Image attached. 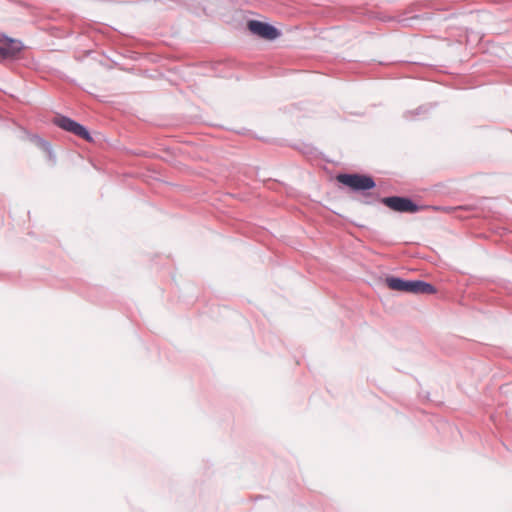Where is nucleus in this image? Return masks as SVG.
I'll return each mask as SVG.
<instances>
[{
  "mask_svg": "<svg viewBox=\"0 0 512 512\" xmlns=\"http://www.w3.org/2000/svg\"><path fill=\"white\" fill-rule=\"evenodd\" d=\"M54 123L57 126H59L60 128L66 130L68 132H71L74 135H76L82 139L91 141V136H90L89 132L86 130V128L68 117H65V116L56 117L54 120Z\"/></svg>",
  "mask_w": 512,
  "mask_h": 512,
  "instance_id": "obj_3",
  "label": "nucleus"
},
{
  "mask_svg": "<svg viewBox=\"0 0 512 512\" xmlns=\"http://www.w3.org/2000/svg\"><path fill=\"white\" fill-rule=\"evenodd\" d=\"M409 292L415 294H434L436 289L433 285L424 281H409Z\"/></svg>",
  "mask_w": 512,
  "mask_h": 512,
  "instance_id": "obj_6",
  "label": "nucleus"
},
{
  "mask_svg": "<svg viewBox=\"0 0 512 512\" xmlns=\"http://www.w3.org/2000/svg\"><path fill=\"white\" fill-rule=\"evenodd\" d=\"M22 50L20 41L8 37L0 38V59L15 58Z\"/></svg>",
  "mask_w": 512,
  "mask_h": 512,
  "instance_id": "obj_5",
  "label": "nucleus"
},
{
  "mask_svg": "<svg viewBox=\"0 0 512 512\" xmlns=\"http://www.w3.org/2000/svg\"><path fill=\"white\" fill-rule=\"evenodd\" d=\"M382 203L388 208L398 212H416L418 210L416 204L410 199L403 197H385L382 199Z\"/></svg>",
  "mask_w": 512,
  "mask_h": 512,
  "instance_id": "obj_4",
  "label": "nucleus"
},
{
  "mask_svg": "<svg viewBox=\"0 0 512 512\" xmlns=\"http://www.w3.org/2000/svg\"><path fill=\"white\" fill-rule=\"evenodd\" d=\"M247 27L252 34L265 40H274L280 34L272 25L257 20L248 21Z\"/></svg>",
  "mask_w": 512,
  "mask_h": 512,
  "instance_id": "obj_2",
  "label": "nucleus"
},
{
  "mask_svg": "<svg viewBox=\"0 0 512 512\" xmlns=\"http://www.w3.org/2000/svg\"><path fill=\"white\" fill-rule=\"evenodd\" d=\"M341 184L348 186L355 191L370 190L375 187L374 180L366 175L360 174H339L336 177Z\"/></svg>",
  "mask_w": 512,
  "mask_h": 512,
  "instance_id": "obj_1",
  "label": "nucleus"
},
{
  "mask_svg": "<svg viewBox=\"0 0 512 512\" xmlns=\"http://www.w3.org/2000/svg\"><path fill=\"white\" fill-rule=\"evenodd\" d=\"M386 282L388 287L392 290L409 292V281L391 277L387 278Z\"/></svg>",
  "mask_w": 512,
  "mask_h": 512,
  "instance_id": "obj_7",
  "label": "nucleus"
}]
</instances>
